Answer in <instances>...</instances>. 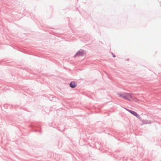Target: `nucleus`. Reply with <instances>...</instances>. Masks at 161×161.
I'll list each match as a JSON object with an SVG mask.
<instances>
[{
	"instance_id": "f257e3e1",
	"label": "nucleus",
	"mask_w": 161,
	"mask_h": 161,
	"mask_svg": "<svg viewBox=\"0 0 161 161\" xmlns=\"http://www.w3.org/2000/svg\"><path fill=\"white\" fill-rule=\"evenodd\" d=\"M117 94L122 98L128 101H130L132 99L131 94L130 93L119 92L117 93Z\"/></svg>"
},
{
	"instance_id": "f03ea898",
	"label": "nucleus",
	"mask_w": 161,
	"mask_h": 161,
	"mask_svg": "<svg viewBox=\"0 0 161 161\" xmlns=\"http://www.w3.org/2000/svg\"><path fill=\"white\" fill-rule=\"evenodd\" d=\"M85 54V51L83 49H80L77 52L75 55L74 57L78 56H83Z\"/></svg>"
},
{
	"instance_id": "7ed1b4c3",
	"label": "nucleus",
	"mask_w": 161,
	"mask_h": 161,
	"mask_svg": "<svg viewBox=\"0 0 161 161\" xmlns=\"http://www.w3.org/2000/svg\"><path fill=\"white\" fill-rule=\"evenodd\" d=\"M77 86L75 81H72L69 84V86L71 88H73Z\"/></svg>"
},
{
	"instance_id": "20e7f679",
	"label": "nucleus",
	"mask_w": 161,
	"mask_h": 161,
	"mask_svg": "<svg viewBox=\"0 0 161 161\" xmlns=\"http://www.w3.org/2000/svg\"><path fill=\"white\" fill-rule=\"evenodd\" d=\"M131 114L136 116L137 118L139 119H140V117L139 116V115L135 111H133L132 112H131Z\"/></svg>"
},
{
	"instance_id": "39448f33",
	"label": "nucleus",
	"mask_w": 161,
	"mask_h": 161,
	"mask_svg": "<svg viewBox=\"0 0 161 161\" xmlns=\"http://www.w3.org/2000/svg\"><path fill=\"white\" fill-rule=\"evenodd\" d=\"M125 109L127 110L128 111H129L130 113L131 114V112H132L133 110H131L127 108H125Z\"/></svg>"
},
{
	"instance_id": "423d86ee",
	"label": "nucleus",
	"mask_w": 161,
	"mask_h": 161,
	"mask_svg": "<svg viewBox=\"0 0 161 161\" xmlns=\"http://www.w3.org/2000/svg\"><path fill=\"white\" fill-rule=\"evenodd\" d=\"M148 121L147 120H145L144 121V122H143V123H145V124H147V122Z\"/></svg>"
},
{
	"instance_id": "0eeeda50",
	"label": "nucleus",
	"mask_w": 161,
	"mask_h": 161,
	"mask_svg": "<svg viewBox=\"0 0 161 161\" xmlns=\"http://www.w3.org/2000/svg\"><path fill=\"white\" fill-rule=\"evenodd\" d=\"M112 54L113 56V57H114V58L115 57V55L113 53H112Z\"/></svg>"
},
{
	"instance_id": "6e6552de",
	"label": "nucleus",
	"mask_w": 161,
	"mask_h": 161,
	"mask_svg": "<svg viewBox=\"0 0 161 161\" xmlns=\"http://www.w3.org/2000/svg\"><path fill=\"white\" fill-rule=\"evenodd\" d=\"M160 6H161V3H160Z\"/></svg>"
}]
</instances>
